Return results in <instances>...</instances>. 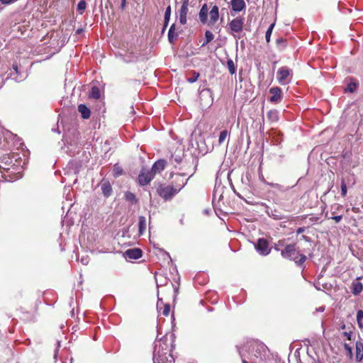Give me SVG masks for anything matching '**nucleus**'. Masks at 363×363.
Here are the masks:
<instances>
[{"label": "nucleus", "mask_w": 363, "mask_h": 363, "mask_svg": "<svg viewBox=\"0 0 363 363\" xmlns=\"http://www.w3.org/2000/svg\"><path fill=\"white\" fill-rule=\"evenodd\" d=\"M269 215L275 220H281L284 218V216L278 210L272 211L271 214L269 213Z\"/></svg>", "instance_id": "obj_33"}, {"label": "nucleus", "mask_w": 363, "mask_h": 363, "mask_svg": "<svg viewBox=\"0 0 363 363\" xmlns=\"http://www.w3.org/2000/svg\"><path fill=\"white\" fill-rule=\"evenodd\" d=\"M86 7V3L84 0H80L77 4V10L80 13L82 14Z\"/></svg>", "instance_id": "obj_32"}, {"label": "nucleus", "mask_w": 363, "mask_h": 363, "mask_svg": "<svg viewBox=\"0 0 363 363\" xmlns=\"http://www.w3.org/2000/svg\"><path fill=\"white\" fill-rule=\"evenodd\" d=\"M362 318H363V311L359 310L357 311V320H362Z\"/></svg>", "instance_id": "obj_46"}, {"label": "nucleus", "mask_w": 363, "mask_h": 363, "mask_svg": "<svg viewBox=\"0 0 363 363\" xmlns=\"http://www.w3.org/2000/svg\"><path fill=\"white\" fill-rule=\"evenodd\" d=\"M113 172L116 176L121 175L123 173V170L117 166H114Z\"/></svg>", "instance_id": "obj_42"}, {"label": "nucleus", "mask_w": 363, "mask_h": 363, "mask_svg": "<svg viewBox=\"0 0 363 363\" xmlns=\"http://www.w3.org/2000/svg\"><path fill=\"white\" fill-rule=\"evenodd\" d=\"M154 177L155 176L150 169L142 168L138 175V183L140 186H146L154 179Z\"/></svg>", "instance_id": "obj_9"}, {"label": "nucleus", "mask_w": 363, "mask_h": 363, "mask_svg": "<svg viewBox=\"0 0 363 363\" xmlns=\"http://www.w3.org/2000/svg\"><path fill=\"white\" fill-rule=\"evenodd\" d=\"M169 351V345L167 341L160 340L155 343L153 356L159 359L162 357L161 355H167Z\"/></svg>", "instance_id": "obj_7"}, {"label": "nucleus", "mask_w": 363, "mask_h": 363, "mask_svg": "<svg viewBox=\"0 0 363 363\" xmlns=\"http://www.w3.org/2000/svg\"><path fill=\"white\" fill-rule=\"evenodd\" d=\"M12 68L16 74H18V66L17 63H13L12 65Z\"/></svg>", "instance_id": "obj_48"}, {"label": "nucleus", "mask_w": 363, "mask_h": 363, "mask_svg": "<svg viewBox=\"0 0 363 363\" xmlns=\"http://www.w3.org/2000/svg\"><path fill=\"white\" fill-rule=\"evenodd\" d=\"M138 227H139V233L140 235H143L144 231L146 229V218L145 216H140L138 218Z\"/></svg>", "instance_id": "obj_24"}, {"label": "nucleus", "mask_w": 363, "mask_h": 363, "mask_svg": "<svg viewBox=\"0 0 363 363\" xmlns=\"http://www.w3.org/2000/svg\"><path fill=\"white\" fill-rule=\"evenodd\" d=\"M277 79L281 84H286L290 82L292 70L287 67H281L277 71Z\"/></svg>", "instance_id": "obj_6"}, {"label": "nucleus", "mask_w": 363, "mask_h": 363, "mask_svg": "<svg viewBox=\"0 0 363 363\" xmlns=\"http://www.w3.org/2000/svg\"><path fill=\"white\" fill-rule=\"evenodd\" d=\"M125 196V199L128 201H130L132 203L137 202L135 195L130 191L126 192Z\"/></svg>", "instance_id": "obj_36"}, {"label": "nucleus", "mask_w": 363, "mask_h": 363, "mask_svg": "<svg viewBox=\"0 0 363 363\" xmlns=\"http://www.w3.org/2000/svg\"><path fill=\"white\" fill-rule=\"evenodd\" d=\"M330 218L334 220L335 221V223H339L342 220V216H335L330 217Z\"/></svg>", "instance_id": "obj_45"}, {"label": "nucleus", "mask_w": 363, "mask_h": 363, "mask_svg": "<svg viewBox=\"0 0 363 363\" xmlns=\"http://www.w3.org/2000/svg\"><path fill=\"white\" fill-rule=\"evenodd\" d=\"M229 135V132L227 130H223L220 133L218 138V145H220L227 138Z\"/></svg>", "instance_id": "obj_31"}, {"label": "nucleus", "mask_w": 363, "mask_h": 363, "mask_svg": "<svg viewBox=\"0 0 363 363\" xmlns=\"http://www.w3.org/2000/svg\"><path fill=\"white\" fill-rule=\"evenodd\" d=\"M210 19L208 22V25L213 26L214 25L219 18V9L218 6L214 5L210 12H209Z\"/></svg>", "instance_id": "obj_15"}, {"label": "nucleus", "mask_w": 363, "mask_h": 363, "mask_svg": "<svg viewBox=\"0 0 363 363\" xmlns=\"http://www.w3.org/2000/svg\"><path fill=\"white\" fill-rule=\"evenodd\" d=\"M16 0H0L2 4H11L15 2Z\"/></svg>", "instance_id": "obj_47"}, {"label": "nucleus", "mask_w": 363, "mask_h": 363, "mask_svg": "<svg viewBox=\"0 0 363 363\" xmlns=\"http://www.w3.org/2000/svg\"><path fill=\"white\" fill-rule=\"evenodd\" d=\"M184 186V184L178 189L174 188L169 185L160 184L157 188V193L164 200L168 201L172 199V197L175 196Z\"/></svg>", "instance_id": "obj_2"}, {"label": "nucleus", "mask_w": 363, "mask_h": 363, "mask_svg": "<svg viewBox=\"0 0 363 363\" xmlns=\"http://www.w3.org/2000/svg\"><path fill=\"white\" fill-rule=\"evenodd\" d=\"M230 4L232 10L235 12H240L246 7L244 0H231Z\"/></svg>", "instance_id": "obj_16"}, {"label": "nucleus", "mask_w": 363, "mask_h": 363, "mask_svg": "<svg viewBox=\"0 0 363 363\" xmlns=\"http://www.w3.org/2000/svg\"><path fill=\"white\" fill-rule=\"evenodd\" d=\"M102 193L105 197H108L112 193V187L108 181L103 180L101 183Z\"/></svg>", "instance_id": "obj_18"}, {"label": "nucleus", "mask_w": 363, "mask_h": 363, "mask_svg": "<svg viewBox=\"0 0 363 363\" xmlns=\"http://www.w3.org/2000/svg\"><path fill=\"white\" fill-rule=\"evenodd\" d=\"M356 208H352V211L355 212Z\"/></svg>", "instance_id": "obj_62"}, {"label": "nucleus", "mask_w": 363, "mask_h": 363, "mask_svg": "<svg viewBox=\"0 0 363 363\" xmlns=\"http://www.w3.org/2000/svg\"><path fill=\"white\" fill-rule=\"evenodd\" d=\"M160 303H162V301L161 298H158V301H157V308L159 307V304Z\"/></svg>", "instance_id": "obj_58"}, {"label": "nucleus", "mask_w": 363, "mask_h": 363, "mask_svg": "<svg viewBox=\"0 0 363 363\" xmlns=\"http://www.w3.org/2000/svg\"><path fill=\"white\" fill-rule=\"evenodd\" d=\"M267 118L270 122H277L279 120V113L276 110H270L267 113Z\"/></svg>", "instance_id": "obj_23"}, {"label": "nucleus", "mask_w": 363, "mask_h": 363, "mask_svg": "<svg viewBox=\"0 0 363 363\" xmlns=\"http://www.w3.org/2000/svg\"><path fill=\"white\" fill-rule=\"evenodd\" d=\"M268 185L277 188L279 186V184H273V183H267Z\"/></svg>", "instance_id": "obj_54"}, {"label": "nucleus", "mask_w": 363, "mask_h": 363, "mask_svg": "<svg viewBox=\"0 0 363 363\" xmlns=\"http://www.w3.org/2000/svg\"><path fill=\"white\" fill-rule=\"evenodd\" d=\"M329 190L327 191L326 192H325V195L327 194L328 193Z\"/></svg>", "instance_id": "obj_63"}, {"label": "nucleus", "mask_w": 363, "mask_h": 363, "mask_svg": "<svg viewBox=\"0 0 363 363\" xmlns=\"http://www.w3.org/2000/svg\"><path fill=\"white\" fill-rule=\"evenodd\" d=\"M78 111L84 119H88L90 117V109L84 104H79L78 106Z\"/></svg>", "instance_id": "obj_20"}, {"label": "nucleus", "mask_w": 363, "mask_h": 363, "mask_svg": "<svg viewBox=\"0 0 363 363\" xmlns=\"http://www.w3.org/2000/svg\"><path fill=\"white\" fill-rule=\"evenodd\" d=\"M244 21L243 17L238 16L230 21L228 26L230 29V33L234 35V33H241L243 30Z\"/></svg>", "instance_id": "obj_5"}, {"label": "nucleus", "mask_w": 363, "mask_h": 363, "mask_svg": "<svg viewBox=\"0 0 363 363\" xmlns=\"http://www.w3.org/2000/svg\"><path fill=\"white\" fill-rule=\"evenodd\" d=\"M305 231V228L304 227H300L298 228L297 230H296V233L298 235L303 233Z\"/></svg>", "instance_id": "obj_50"}, {"label": "nucleus", "mask_w": 363, "mask_h": 363, "mask_svg": "<svg viewBox=\"0 0 363 363\" xmlns=\"http://www.w3.org/2000/svg\"><path fill=\"white\" fill-rule=\"evenodd\" d=\"M286 240L284 239L279 240L277 242L274 243V248L276 251L280 252L281 250L286 246Z\"/></svg>", "instance_id": "obj_27"}, {"label": "nucleus", "mask_w": 363, "mask_h": 363, "mask_svg": "<svg viewBox=\"0 0 363 363\" xmlns=\"http://www.w3.org/2000/svg\"><path fill=\"white\" fill-rule=\"evenodd\" d=\"M182 6L179 10V23L182 25H185L187 22V13H188V6L189 4V0H182Z\"/></svg>", "instance_id": "obj_10"}, {"label": "nucleus", "mask_w": 363, "mask_h": 363, "mask_svg": "<svg viewBox=\"0 0 363 363\" xmlns=\"http://www.w3.org/2000/svg\"><path fill=\"white\" fill-rule=\"evenodd\" d=\"M213 38L214 35L210 30H206L205 32V40L201 46L203 47L206 45L208 43L213 40Z\"/></svg>", "instance_id": "obj_26"}, {"label": "nucleus", "mask_w": 363, "mask_h": 363, "mask_svg": "<svg viewBox=\"0 0 363 363\" xmlns=\"http://www.w3.org/2000/svg\"><path fill=\"white\" fill-rule=\"evenodd\" d=\"M227 67H228V69L229 70V72L231 74H233L235 73L236 72V67L234 64V62L233 61L232 59H228L227 60Z\"/></svg>", "instance_id": "obj_29"}, {"label": "nucleus", "mask_w": 363, "mask_h": 363, "mask_svg": "<svg viewBox=\"0 0 363 363\" xmlns=\"http://www.w3.org/2000/svg\"><path fill=\"white\" fill-rule=\"evenodd\" d=\"M125 258L137 259L142 257L143 252L140 248L128 249L124 252Z\"/></svg>", "instance_id": "obj_11"}, {"label": "nucleus", "mask_w": 363, "mask_h": 363, "mask_svg": "<svg viewBox=\"0 0 363 363\" xmlns=\"http://www.w3.org/2000/svg\"><path fill=\"white\" fill-rule=\"evenodd\" d=\"M356 361L360 362L363 359V344L360 342H356Z\"/></svg>", "instance_id": "obj_22"}, {"label": "nucleus", "mask_w": 363, "mask_h": 363, "mask_svg": "<svg viewBox=\"0 0 363 363\" xmlns=\"http://www.w3.org/2000/svg\"><path fill=\"white\" fill-rule=\"evenodd\" d=\"M82 32H83V29H82V28H78V29L76 30V34L79 35V34H81Z\"/></svg>", "instance_id": "obj_53"}, {"label": "nucleus", "mask_w": 363, "mask_h": 363, "mask_svg": "<svg viewBox=\"0 0 363 363\" xmlns=\"http://www.w3.org/2000/svg\"><path fill=\"white\" fill-rule=\"evenodd\" d=\"M358 83L356 82H351L349 83L347 86V87L345 89V92H350L353 93L357 88Z\"/></svg>", "instance_id": "obj_28"}, {"label": "nucleus", "mask_w": 363, "mask_h": 363, "mask_svg": "<svg viewBox=\"0 0 363 363\" xmlns=\"http://www.w3.org/2000/svg\"><path fill=\"white\" fill-rule=\"evenodd\" d=\"M0 162L4 165V169H9V167L13 163V159L9 155H4L0 157Z\"/></svg>", "instance_id": "obj_21"}, {"label": "nucleus", "mask_w": 363, "mask_h": 363, "mask_svg": "<svg viewBox=\"0 0 363 363\" xmlns=\"http://www.w3.org/2000/svg\"><path fill=\"white\" fill-rule=\"evenodd\" d=\"M360 279H362L361 277H357V279L352 283L351 291L354 295H359L363 291V284L359 281Z\"/></svg>", "instance_id": "obj_17"}, {"label": "nucleus", "mask_w": 363, "mask_h": 363, "mask_svg": "<svg viewBox=\"0 0 363 363\" xmlns=\"http://www.w3.org/2000/svg\"><path fill=\"white\" fill-rule=\"evenodd\" d=\"M303 238L304 240H306V235H303Z\"/></svg>", "instance_id": "obj_61"}, {"label": "nucleus", "mask_w": 363, "mask_h": 363, "mask_svg": "<svg viewBox=\"0 0 363 363\" xmlns=\"http://www.w3.org/2000/svg\"><path fill=\"white\" fill-rule=\"evenodd\" d=\"M161 281L160 286H162V285H166V284H167V281H168V280H167L166 278H164V281ZM157 286H160V284H158V281H157Z\"/></svg>", "instance_id": "obj_51"}, {"label": "nucleus", "mask_w": 363, "mask_h": 363, "mask_svg": "<svg viewBox=\"0 0 363 363\" xmlns=\"http://www.w3.org/2000/svg\"><path fill=\"white\" fill-rule=\"evenodd\" d=\"M172 160H174V162L177 163V164H179L181 163L182 160V157L180 156H174V155H172Z\"/></svg>", "instance_id": "obj_43"}, {"label": "nucleus", "mask_w": 363, "mask_h": 363, "mask_svg": "<svg viewBox=\"0 0 363 363\" xmlns=\"http://www.w3.org/2000/svg\"><path fill=\"white\" fill-rule=\"evenodd\" d=\"M182 30L176 31V25L175 23H173L171 25L169 31H168V41L170 44L174 45L175 43V41L177 40L179 33H181Z\"/></svg>", "instance_id": "obj_13"}, {"label": "nucleus", "mask_w": 363, "mask_h": 363, "mask_svg": "<svg viewBox=\"0 0 363 363\" xmlns=\"http://www.w3.org/2000/svg\"><path fill=\"white\" fill-rule=\"evenodd\" d=\"M199 103L202 108H207L212 105L213 99L210 89H203L199 91Z\"/></svg>", "instance_id": "obj_4"}, {"label": "nucleus", "mask_w": 363, "mask_h": 363, "mask_svg": "<svg viewBox=\"0 0 363 363\" xmlns=\"http://www.w3.org/2000/svg\"><path fill=\"white\" fill-rule=\"evenodd\" d=\"M242 363H249L247 361H246L245 359H242Z\"/></svg>", "instance_id": "obj_60"}, {"label": "nucleus", "mask_w": 363, "mask_h": 363, "mask_svg": "<svg viewBox=\"0 0 363 363\" xmlns=\"http://www.w3.org/2000/svg\"><path fill=\"white\" fill-rule=\"evenodd\" d=\"M165 165L166 161L164 160H158L153 164L150 171L155 176L156 174L160 173L164 170Z\"/></svg>", "instance_id": "obj_14"}, {"label": "nucleus", "mask_w": 363, "mask_h": 363, "mask_svg": "<svg viewBox=\"0 0 363 363\" xmlns=\"http://www.w3.org/2000/svg\"><path fill=\"white\" fill-rule=\"evenodd\" d=\"M269 93L272 94V96L269 99V101L273 103L280 102L281 100V89L278 87H272L269 89Z\"/></svg>", "instance_id": "obj_12"}, {"label": "nucleus", "mask_w": 363, "mask_h": 363, "mask_svg": "<svg viewBox=\"0 0 363 363\" xmlns=\"http://www.w3.org/2000/svg\"><path fill=\"white\" fill-rule=\"evenodd\" d=\"M274 25L275 23H272L269 27L268 28V29L266 31V33H265V38H266V41L267 43H269L270 41V37H271V35H272V30H273V28L274 27Z\"/></svg>", "instance_id": "obj_35"}, {"label": "nucleus", "mask_w": 363, "mask_h": 363, "mask_svg": "<svg viewBox=\"0 0 363 363\" xmlns=\"http://www.w3.org/2000/svg\"><path fill=\"white\" fill-rule=\"evenodd\" d=\"M352 332H343L342 335H344L348 340H351L352 339Z\"/></svg>", "instance_id": "obj_44"}, {"label": "nucleus", "mask_w": 363, "mask_h": 363, "mask_svg": "<svg viewBox=\"0 0 363 363\" xmlns=\"http://www.w3.org/2000/svg\"><path fill=\"white\" fill-rule=\"evenodd\" d=\"M81 262L84 264H88V261L86 259H84V258H82L81 259Z\"/></svg>", "instance_id": "obj_55"}, {"label": "nucleus", "mask_w": 363, "mask_h": 363, "mask_svg": "<svg viewBox=\"0 0 363 363\" xmlns=\"http://www.w3.org/2000/svg\"><path fill=\"white\" fill-rule=\"evenodd\" d=\"M357 321L359 327V328H362L363 327V324L362 323V320H357Z\"/></svg>", "instance_id": "obj_56"}, {"label": "nucleus", "mask_w": 363, "mask_h": 363, "mask_svg": "<svg viewBox=\"0 0 363 363\" xmlns=\"http://www.w3.org/2000/svg\"><path fill=\"white\" fill-rule=\"evenodd\" d=\"M171 16V6H168L166 8L165 13H164V22H165L166 25H168Z\"/></svg>", "instance_id": "obj_34"}, {"label": "nucleus", "mask_w": 363, "mask_h": 363, "mask_svg": "<svg viewBox=\"0 0 363 363\" xmlns=\"http://www.w3.org/2000/svg\"><path fill=\"white\" fill-rule=\"evenodd\" d=\"M347 184L344 179L341 182V195L342 196L345 197L347 195Z\"/></svg>", "instance_id": "obj_38"}, {"label": "nucleus", "mask_w": 363, "mask_h": 363, "mask_svg": "<svg viewBox=\"0 0 363 363\" xmlns=\"http://www.w3.org/2000/svg\"><path fill=\"white\" fill-rule=\"evenodd\" d=\"M125 6H126V0H121V4L120 6V8L121 9V10H124L125 9Z\"/></svg>", "instance_id": "obj_49"}, {"label": "nucleus", "mask_w": 363, "mask_h": 363, "mask_svg": "<svg viewBox=\"0 0 363 363\" xmlns=\"http://www.w3.org/2000/svg\"><path fill=\"white\" fill-rule=\"evenodd\" d=\"M344 348L347 352V355L350 357V358L352 357V348L347 344H344Z\"/></svg>", "instance_id": "obj_40"}, {"label": "nucleus", "mask_w": 363, "mask_h": 363, "mask_svg": "<svg viewBox=\"0 0 363 363\" xmlns=\"http://www.w3.org/2000/svg\"><path fill=\"white\" fill-rule=\"evenodd\" d=\"M160 358H157L156 356H153V363H165L166 361H169L167 355H161Z\"/></svg>", "instance_id": "obj_37"}, {"label": "nucleus", "mask_w": 363, "mask_h": 363, "mask_svg": "<svg viewBox=\"0 0 363 363\" xmlns=\"http://www.w3.org/2000/svg\"><path fill=\"white\" fill-rule=\"evenodd\" d=\"M191 146L196 148L200 154L202 155H206L208 152V147L206 144L205 139L201 133L196 135L193 133L190 138Z\"/></svg>", "instance_id": "obj_3"}, {"label": "nucleus", "mask_w": 363, "mask_h": 363, "mask_svg": "<svg viewBox=\"0 0 363 363\" xmlns=\"http://www.w3.org/2000/svg\"><path fill=\"white\" fill-rule=\"evenodd\" d=\"M208 9L207 4H204L202 6V7L199 11V13L200 21L203 24L206 23L208 21Z\"/></svg>", "instance_id": "obj_19"}, {"label": "nucleus", "mask_w": 363, "mask_h": 363, "mask_svg": "<svg viewBox=\"0 0 363 363\" xmlns=\"http://www.w3.org/2000/svg\"><path fill=\"white\" fill-rule=\"evenodd\" d=\"M276 44L279 50H283L286 47V40L283 38H279L276 40Z\"/></svg>", "instance_id": "obj_30"}, {"label": "nucleus", "mask_w": 363, "mask_h": 363, "mask_svg": "<svg viewBox=\"0 0 363 363\" xmlns=\"http://www.w3.org/2000/svg\"><path fill=\"white\" fill-rule=\"evenodd\" d=\"M255 247L259 254L262 256L268 255L271 252V248L269 247V243L264 238H259L255 244Z\"/></svg>", "instance_id": "obj_8"}, {"label": "nucleus", "mask_w": 363, "mask_h": 363, "mask_svg": "<svg viewBox=\"0 0 363 363\" xmlns=\"http://www.w3.org/2000/svg\"><path fill=\"white\" fill-rule=\"evenodd\" d=\"M199 77V74L198 72H194L193 76L187 79V82L189 83L195 82Z\"/></svg>", "instance_id": "obj_39"}, {"label": "nucleus", "mask_w": 363, "mask_h": 363, "mask_svg": "<svg viewBox=\"0 0 363 363\" xmlns=\"http://www.w3.org/2000/svg\"><path fill=\"white\" fill-rule=\"evenodd\" d=\"M174 289V293L177 294L178 293L179 288L175 286Z\"/></svg>", "instance_id": "obj_59"}, {"label": "nucleus", "mask_w": 363, "mask_h": 363, "mask_svg": "<svg viewBox=\"0 0 363 363\" xmlns=\"http://www.w3.org/2000/svg\"><path fill=\"white\" fill-rule=\"evenodd\" d=\"M281 255L284 259L294 261L297 266H301L306 260V256L300 254L297 250L296 244H288L281 250Z\"/></svg>", "instance_id": "obj_1"}, {"label": "nucleus", "mask_w": 363, "mask_h": 363, "mask_svg": "<svg viewBox=\"0 0 363 363\" xmlns=\"http://www.w3.org/2000/svg\"><path fill=\"white\" fill-rule=\"evenodd\" d=\"M325 311V306H320L316 308V311L318 312H323Z\"/></svg>", "instance_id": "obj_52"}, {"label": "nucleus", "mask_w": 363, "mask_h": 363, "mask_svg": "<svg viewBox=\"0 0 363 363\" xmlns=\"http://www.w3.org/2000/svg\"><path fill=\"white\" fill-rule=\"evenodd\" d=\"M101 96L99 89L94 86L91 88L89 97L94 99H99Z\"/></svg>", "instance_id": "obj_25"}, {"label": "nucleus", "mask_w": 363, "mask_h": 363, "mask_svg": "<svg viewBox=\"0 0 363 363\" xmlns=\"http://www.w3.org/2000/svg\"><path fill=\"white\" fill-rule=\"evenodd\" d=\"M169 311H170V306H169V303H167L164 306V308H163V311H162V314L164 316H167L169 314Z\"/></svg>", "instance_id": "obj_41"}, {"label": "nucleus", "mask_w": 363, "mask_h": 363, "mask_svg": "<svg viewBox=\"0 0 363 363\" xmlns=\"http://www.w3.org/2000/svg\"><path fill=\"white\" fill-rule=\"evenodd\" d=\"M167 26H168V25H166V24H165V22H164L163 28H162V33L165 31V30H166V28H167Z\"/></svg>", "instance_id": "obj_57"}]
</instances>
